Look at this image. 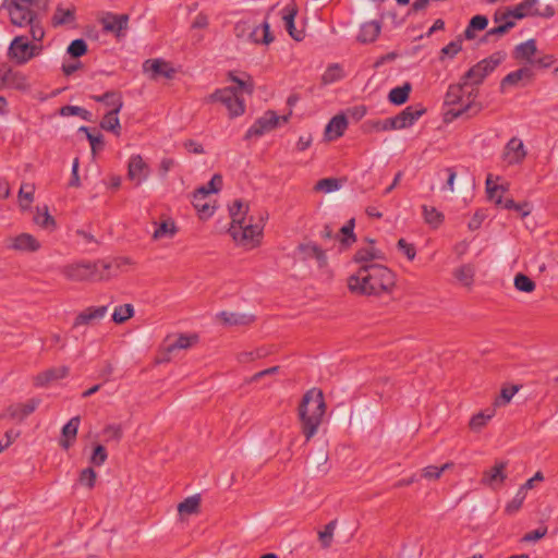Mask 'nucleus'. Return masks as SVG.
<instances>
[{"mask_svg": "<svg viewBox=\"0 0 558 558\" xmlns=\"http://www.w3.org/2000/svg\"><path fill=\"white\" fill-rule=\"evenodd\" d=\"M325 412L326 403L323 391L316 388L306 391L299 405V418L306 441L317 433Z\"/></svg>", "mask_w": 558, "mask_h": 558, "instance_id": "7ed1b4c3", "label": "nucleus"}, {"mask_svg": "<svg viewBox=\"0 0 558 558\" xmlns=\"http://www.w3.org/2000/svg\"><path fill=\"white\" fill-rule=\"evenodd\" d=\"M40 243L29 233H21L13 238L11 248L21 252H37L40 248Z\"/></svg>", "mask_w": 558, "mask_h": 558, "instance_id": "5701e85b", "label": "nucleus"}, {"mask_svg": "<svg viewBox=\"0 0 558 558\" xmlns=\"http://www.w3.org/2000/svg\"><path fill=\"white\" fill-rule=\"evenodd\" d=\"M488 25V19L485 15H475L473 16L466 28L463 32V37L468 40H473L476 35L475 32L484 31Z\"/></svg>", "mask_w": 558, "mask_h": 558, "instance_id": "f704fd0d", "label": "nucleus"}, {"mask_svg": "<svg viewBox=\"0 0 558 558\" xmlns=\"http://www.w3.org/2000/svg\"><path fill=\"white\" fill-rule=\"evenodd\" d=\"M149 175V168L140 155L131 156L128 165V177L135 182V185H141Z\"/></svg>", "mask_w": 558, "mask_h": 558, "instance_id": "4468645a", "label": "nucleus"}, {"mask_svg": "<svg viewBox=\"0 0 558 558\" xmlns=\"http://www.w3.org/2000/svg\"><path fill=\"white\" fill-rule=\"evenodd\" d=\"M298 250L303 254V257L306 258H315L318 263V266L325 267L327 265V256L325 251L318 246L316 243H305L300 244Z\"/></svg>", "mask_w": 558, "mask_h": 558, "instance_id": "cd10ccee", "label": "nucleus"}, {"mask_svg": "<svg viewBox=\"0 0 558 558\" xmlns=\"http://www.w3.org/2000/svg\"><path fill=\"white\" fill-rule=\"evenodd\" d=\"M134 315V307L131 304L117 306L112 313V320L116 324H123Z\"/></svg>", "mask_w": 558, "mask_h": 558, "instance_id": "49530a36", "label": "nucleus"}, {"mask_svg": "<svg viewBox=\"0 0 558 558\" xmlns=\"http://www.w3.org/2000/svg\"><path fill=\"white\" fill-rule=\"evenodd\" d=\"M81 423V417L73 416L63 427H62V437L60 440V446L64 449H69L72 442L75 440L78 426Z\"/></svg>", "mask_w": 558, "mask_h": 558, "instance_id": "2f4dec72", "label": "nucleus"}, {"mask_svg": "<svg viewBox=\"0 0 558 558\" xmlns=\"http://www.w3.org/2000/svg\"><path fill=\"white\" fill-rule=\"evenodd\" d=\"M235 31L238 33L241 32V35H243L245 31H248L247 36L250 40L255 44L269 45L274 40L267 21L257 26H251L247 23H239L235 26Z\"/></svg>", "mask_w": 558, "mask_h": 558, "instance_id": "f8f14e48", "label": "nucleus"}, {"mask_svg": "<svg viewBox=\"0 0 558 558\" xmlns=\"http://www.w3.org/2000/svg\"><path fill=\"white\" fill-rule=\"evenodd\" d=\"M515 26L514 21H506L486 32L483 41H489L493 37H501Z\"/></svg>", "mask_w": 558, "mask_h": 558, "instance_id": "c03bdc74", "label": "nucleus"}, {"mask_svg": "<svg viewBox=\"0 0 558 558\" xmlns=\"http://www.w3.org/2000/svg\"><path fill=\"white\" fill-rule=\"evenodd\" d=\"M90 98L96 102H101L105 106L110 107V110L121 111L123 108L122 94L118 90H108L102 95H94Z\"/></svg>", "mask_w": 558, "mask_h": 558, "instance_id": "c756f323", "label": "nucleus"}, {"mask_svg": "<svg viewBox=\"0 0 558 558\" xmlns=\"http://www.w3.org/2000/svg\"><path fill=\"white\" fill-rule=\"evenodd\" d=\"M354 227L355 220L354 218H352L340 229V233L343 235V238L340 241L344 246H348L356 241V236L354 234Z\"/></svg>", "mask_w": 558, "mask_h": 558, "instance_id": "5fc2aeb1", "label": "nucleus"}, {"mask_svg": "<svg viewBox=\"0 0 558 558\" xmlns=\"http://www.w3.org/2000/svg\"><path fill=\"white\" fill-rule=\"evenodd\" d=\"M411 84L404 83L402 86H398L392 88L388 94V100L397 106L403 105L409 99V95L411 92Z\"/></svg>", "mask_w": 558, "mask_h": 558, "instance_id": "c9c22d12", "label": "nucleus"}, {"mask_svg": "<svg viewBox=\"0 0 558 558\" xmlns=\"http://www.w3.org/2000/svg\"><path fill=\"white\" fill-rule=\"evenodd\" d=\"M422 209L426 223L437 227L442 222L444 215L440 211H438L435 207H428L426 205H423Z\"/></svg>", "mask_w": 558, "mask_h": 558, "instance_id": "603ef678", "label": "nucleus"}, {"mask_svg": "<svg viewBox=\"0 0 558 558\" xmlns=\"http://www.w3.org/2000/svg\"><path fill=\"white\" fill-rule=\"evenodd\" d=\"M395 274L381 264L362 265L356 274L348 279L351 292L362 295H378L389 292L395 286Z\"/></svg>", "mask_w": 558, "mask_h": 558, "instance_id": "f257e3e1", "label": "nucleus"}, {"mask_svg": "<svg viewBox=\"0 0 558 558\" xmlns=\"http://www.w3.org/2000/svg\"><path fill=\"white\" fill-rule=\"evenodd\" d=\"M108 458L107 450L102 445H97L94 448L93 454L90 457V463L100 466L102 465Z\"/></svg>", "mask_w": 558, "mask_h": 558, "instance_id": "338daca9", "label": "nucleus"}, {"mask_svg": "<svg viewBox=\"0 0 558 558\" xmlns=\"http://www.w3.org/2000/svg\"><path fill=\"white\" fill-rule=\"evenodd\" d=\"M524 499L525 492L520 488L515 496L513 497V499L506 506V512L508 514H513L514 512H517L522 507Z\"/></svg>", "mask_w": 558, "mask_h": 558, "instance_id": "e2e57ef3", "label": "nucleus"}, {"mask_svg": "<svg viewBox=\"0 0 558 558\" xmlns=\"http://www.w3.org/2000/svg\"><path fill=\"white\" fill-rule=\"evenodd\" d=\"M35 186L31 183H24L19 191L20 206L22 209L29 208L34 201Z\"/></svg>", "mask_w": 558, "mask_h": 558, "instance_id": "37998d69", "label": "nucleus"}, {"mask_svg": "<svg viewBox=\"0 0 558 558\" xmlns=\"http://www.w3.org/2000/svg\"><path fill=\"white\" fill-rule=\"evenodd\" d=\"M12 76H9L8 80L3 82V87L12 86L16 89H25L27 86L25 76L20 72H14L11 70Z\"/></svg>", "mask_w": 558, "mask_h": 558, "instance_id": "bf43d9fd", "label": "nucleus"}, {"mask_svg": "<svg viewBox=\"0 0 558 558\" xmlns=\"http://www.w3.org/2000/svg\"><path fill=\"white\" fill-rule=\"evenodd\" d=\"M507 53L496 51L489 57L481 60L463 75L464 85H480L501 62L505 61Z\"/></svg>", "mask_w": 558, "mask_h": 558, "instance_id": "0eeeda50", "label": "nucleus"}, {"mask_svg": "<svg viewBox=\"0 0 558 558\" xmlns=\"http://www.w3.org/2000/svg\"><path fill=\"white\" fill-rule=\"evenodd\" d=\"M534 72L530 66H522L507 74L500 82V89L504 92L506 86L517 85L519 82L526 80L532 81Z\"/></svg>", "mask_w": 558, "mask_h": 558, "instance_id": "a878e982", "label": "nucleus"}, {"mask_svg": "<svg viewBox=\"0 0 558 558\" xmlns=\"http://www.w3.org/2000/svg\"><path fill=\"white\" fill-rule=\"evenodd\" d=\"M192 204L199 214V218L207 220L209 218V182L198 187L192 197Z\"/></svg>", "mask_w": 558, "mask_h": 558, "instance_id": "6ab92c4d", "label": "nucleus"}, {"mask_svg": "<svg viewBox=\"0 0 558 558\" xmlns=\"http://www.w3.org/2000/svg\"><path fill=\"white\" fill-rule=\"evenodd\" d=\"M475 270L471 265H463L454 271V277L465 287H471L473 283Z\"/></svg>", "mask_w": 558, "mask_h": 558, "instance_id": "a18cd8bd", "label": "nucleus"}, {"mask_svg": "<svg viewBox=\"0 0 558 558\" xmlns=\"http://www.w3.org/2000/svg\"><path fill=\"white\" fill-rule=\"evenodd\" d=\"M34 221L36 225L46 230H52L56 227L54 218L49 214L47 206L44 207V210L37 207Z\"/></svg>", "mask_w": 558, "mask_h": 558, "instance_id": "58836bf2", "label": "nucleus"}, {"mask_svg": "<svg viewBox=\"0 0 558 558\" xmlns=\"http://www.w3.org/2000/svg\"><path fill=\"white\" fill-rule=\"evenodd\" d=\"M129 15L128 14H116L112 12H106L99 20L102 25V29L106 33H112L116 37L124 36V32L129 27Z\"/></svg>", "mask_w": 558, "mask_h": 558, "instance_id": "9b49d317", "label": "nucleus"}, {"mask_svg": "<svg viewBox=\"0 0 558 558\" xmlns=\"http://www.w3.org/2000/svg\"><path fill=\"white\" fill-rule=\"evenodd\" d=\"M381 31V24L378 21H369L361 26L357 40L362 44H369L377 39Z\"/></svg>", "mask_w": 558, "mask_h": 558, "instance_id": "7c9ffc66", "label": "nucleus"}, {"mask_svg": "<svg viewBox=\"0 0 558 558\" xmlns=\"http://www.w3.org/2000/svg\"><path fill=\"white\" fill-rule=\"evenodd\" d=\"M348 126V120L344 114H337L328 122L325 129V135L332 141L340 137Z\"/></svg>", "mask_w": 558, "mask_h": 558, "instance_id": "c85d7f7f", "label": "nucleus"}, {"mask_svg": "<svg viewBox=\"0 0 558 558\" xmlns=\"http://www.w3.org/2000/svg\"><path fill=\"white\" fill-rule=\"evenodd\" d=\"M69 374V367L60 366V367H51L41 373H39L35 379L34 385L36 387H45L49 385L53 380L62 379L66 377Z\"/></svg>", "mask_w": 558, "mask_h": 558, "instance_id": "412c9836", "label": "nucleus"}, {"mask_svg": "<svg viewBox=\"0 0 558 558\" xmlns=\"http://www.w3.org/2000/svg\"><path fill=\"white\" fill-rule=\"evenodd\" d=\"M505 192V187L502 185L493 184L492 175H488L486 179V193L490 201H495V203L499 206H502L505 201L502 199V193Z\"/></svg>", "mask_w": 558, "mask_h": 558, "instance_id": "ea45409f", "label": "nucleus"}, {"mask_svg": "<svg viewBox=\"0 0 558 558\" xmlns=\"http://www.w3.org/2000/svg\"><path fill=\"white\" fill-rule=\"evenodd\" d=\"M353 259L355 263H359L362 266L366 264H374L373 260L376 259H384V254L373 246L363 247L356 251Z\"/></svg>", "mask_w": 558, "mask_h": 558, "instance_id": "72a5a7b5", "label": "nucleus"}, {"mask_svg": "<svg viewBox=\"0 0 558 558\" xmlns=\"http://www.w3.org/2000/svg\"><path fill=\"white\" fill-rule=\"evenodd\" d=\"M537 47L534 39H529L519 44L513 50V58L517 60H526L530 64L533 56L536 53Z\"/></svg>", "mask_w": 558, "mask_h": 558, "instance_id": "473e14b6", "label": "nucleus"}, {"mask_svg": "<svg viewBox=\"0 0 558 558\" xmlns=\"http://www.w3.org/2000/svg\"><path fill=\"white\" fill-rule=\"evenodd\" d=\"M514 287L522 292H532L535 290V282L523 274H518L514 277Z\"/></svg>", "mask_w": 558, "mask_h": 558, "instance_id": "4d7b16f0", "label": "nucleus"}, {"mask_svg": "<svg viewBox=\"0 0 558 558\" xmlns=\"http://www.w3.org/2000/svg\"><path fill=\"white\" fill-rule=\"evenodd\" d=\"M75 20V10L72 9H63L62 7H58L56 9L54 15L52 17L53 25H64L72 23Z\"/></svg>", "mask_w": 558, "mask_h": 558, "instance_id": "79ce46f5", "label": "nucleus"}, {"mask_svg": "<svg viewBox=\"0 0 558 558\" xmlns=\"http://www.w3.org/2000/svg\"><path fill=\"white\" fill-rule=\"evenodd\" d=\"M113 267L118 268V265L106 259L96 262L82 260L64 266L61 272L69 280L73 281L106 280L112 276L111 269Z\"/></svg>", "mask_w": 558, "mask_h": 558, "instance_id": "20e7f679", "label": "nucleus"}, {"mask_svg": "<svg viewBox=\"0 0 558 558\" xmlns=\"http://www.w3.org/2000/svg\"><path fill=\"white\" fill-rule=\"evenodd\" d=\"M507 462L498 461L488 470L483 472V476L481 483L485 486H488L493 489H497L501 487L505 480L507 478L506 474Z\"/></svg>", "mask_w": 558, "mask_h": 558, "instance_id": "ddd939ff", "label": "nucleus"}, {"mask_svg": "<svg viewBox=\"0 0 558 558\" xmlns=\"http://www.w3.org/2000/svg\"><path fill=\"white\" fill-rule=\"evenodd\" d=\"M120 111L109 110L102 118L100 122V128L105 131L112 132L116 135L120 134L121 125L119 120Z\"/></svg>", "mask_w": 558, "mask_h": 558, "instance_id": "4c0bfd02", "label": "nucleus"}, {"mask_svg": "<svg viewBox=\"0 0 558 558\" xmlns=\"http://www.w3.org/2000/svg\"><path fill=\"white\" fill-rule=\"evenodd\" d=\"M341 187L340 180L336 178H325L315 184V191L324 192V193H331L335 191H338Z\"/></svg>", "mask_w": 558, "mask_h": 558, "instance_id": "3c124183", "label": "nucleus"}, {"mask_svg": "<svg viewBox=\"0 0 558 558\" xmlns=\"http://www.w3.org/2000/svg\"><path fill=\"white\" fill-rule=\"evenodd\" d=\"M437 175L439 178L446 179V183L441 186V191H449V192L454 191V180L457 177V172H456L454 168H452V167L444 168L438 171Z\"/></svg>", "mask_w": 558, "mask_h": 558, "instance_id": "864d4df0", "label": "nucleus"}, {"mask_svg": "<svg viewBox=\"0 0 558 558\" xmlns=\"http://www.w3.org/2000/svg\"><path fill=\"white\" fill-rule=\"evenodd\" d=\"M519 391V387L518 386H510V387H504L500 391V395L499 397L496 398L495 400V405L496 407H500V405H506L510 402V400L512 399V397Z\"/></svg>", "mask_w": 558, "mask_h": 558, "instance_id": "13d9d810", "label": "nucleus"}, {"mask_svg": "<svg viewBox=\"0 0 558 558\" xmlns=\"http://www.w3.org/2000/svg\"><path fill=\"white\" fill-rule=\"evenodd\" d=\"M60 114L63 117L78 116L85 121H92V112L78 106H63L60 109Z\"/></svg>", "mask_w": 558, "mask_h": 558, "instance_id": "09e8293b", "label": "nucleus"}, {"mask_svg": "<svg viewBox=\"0 0 558 558\" xmlns=\"http://www.w3.org/2000/svg\"><path fill=\"white\" fill-rule=\"evenodd\" d=\"M104 436L106 437V441H120L122 438L123 432L122 427L119 424H109L107 425L104 430Z\"/></svg>", "mask_w": 558, "mask_h": 558, "instance_id": "052dcab7", "label": "nucleus"}, {"mask_svg": "<svg viewBox=\"0 0 558 558\" xmlns=\"http://www.w3.org/2000/svg\"><path fill=\"white\" fill-rule=\"evenodd\" d=\"M337 525V521L332 520L325 525L323 531L318 532V538L323 548L330 547L333 538V532Z\"/></svg>", "mask_w": 558, "mask_h": 558, "instance_id": "8fccbe9b", "label": "nucleus"}, {"mask_svg": "<svg viewBox=\"0 0 558 558\" xmlns=\"http://www.w3.org/2000/svg\"><path fill=\"white\" fill-rule=\"evenodd\" d=\"M43 50L40 45L31 44L26 36H16L11 41L8 49V57L16 64L22 65Z\"/></svg>", "mask_w": 558, "mask_h": 558, "instance_id": "6e6552de", "label": "nucleus"}, {"mask_svg": "<svg viewBox=\"0 0 558 558\" xmlns=\"http://www.w3.org/2000/svg\"><path fill=\"white\" fill-rule=\"evenodd\" d=\"M343 77L342 69L339 64H330L322 76V82L326 85L340 81Z\"/></svg>", "mask_w": 558, "mask_h": 558, "instance_id": "de8ad7c7", "label": "nucleus"}, {"mask_svg": "<svg viewBox=\"0 0 558 558\" xmlns=\"http://www.w3.org/2000/svg\"><path fill=\"white\" fill-rule=\"evenodd\" d=\"M107 310V305L87 307L75 317L73 327L88 325L92 324L94 320H100L106 315Z\"/></svg>", "mask_w": 558, "mask_h": 558, "instance_id": "4be33fe9", "label": "nucleus"}, {"mask_svg": "<svg viewBox=\"0 0 558 558\" xmlns=\"http://www.w3.org/2000/svg\"><path fill=\"white\" fill-rule=\"evenodd\" d=\"M502 207L506 209H513L518 211L522 217H525L531 213L529 203L518 204L511 198L505 199Z\"/></svg>", "mask_w": 558, "mask_h": 558, "instance_id": "0e129e2a", "label": "nucleus"}, {"mask_svg": "<svg viewBox=\"0 0 558 558\" xmlns=\"http://www.w3.org/2000/svg\"><path fill=\"white\" fill-rule=\"evenodd\" d=\"M495 415V409H486L485 411H482L475 415L472 416L470 421V427L473 430H478L482 427H484L487 422Z\"/></svg>", "mask_w": 558, "mask_h": 558, "instance_id": "a19ab883", "label": "nucleus"}, {"mask_svg": "<svg viewBox=\"0 0 558 558\" xmlns=\"http://www.w3.org/2000/svg\"><path fill=\"white\" fill-rule=\"evenodd\" d=\"M39 403V399L33 398L25 403L12 404L5 410L3 414H1V418L8 416L12 420L22 422L38 408Z\"/></svg>", "mask_w": 558, "mask_h": 558, "instance_id": "2eb2a0df", "label": "nucleus"}, {"mask_svg": "<svg viewBox=\"0 0 558 558\" xmlns=\"http://www.w3.org/2000/svg\"><path fill=\"white\" fill-rule=\"evenodd\" d=\"M201 506V496L199 495H193L187 498H185L182 502L178 506V511L181 517L195 514L199 511Z\"/></svg>", "mask_w": 558, "mask_h": 558, "instance_id": "e433bc0d", "label": "nucleus"}, {"mask_svg": "<svg viewBox=\"0 0 558 558\" xmlns=\"http://www.w3.org/2000/svg\"><path fill=\"white\" fill-rule=\"evenodd\" d=\"M247 211L248 205L241 199H235L233 204L229 206L231 223L228 232L239 245L246 248H254L260 242L263 226L253 223L252 219L246 221Z\"/></svg>", "mask_w": 558, "mask_h": 558, "instance_id": "f03ea898", "label": "nucleus"}, {"mask_svg": "<svg viewBox=\"0 0 558 558\" xmlns=\"http://www.w3.org/2000/svg\"><path fill=\"white\" fill-rule=\"evenodd\" d=\"M10 21L19 27L27 26L48 10V0H7Z\"/></svg>", "mask_w": 558, "mask_h": 558, "instance_id": "39448f33", "label": "nucleus"}, {"mask_svg": "<svg viewBox=\"0 0 558 558\" xmlns=\"http://www.w3.org/2000/svg\"><path fill=\"white\" fill-rule=\"evenodd\" d=\"M66 52L72 58H80L87 52V44L84 39L77 38L71 41L69 45Z\"/></svg>", "mask_w": 558, "mask_h": 558, "instance_id": "6e6d98bb", "label": "nucleus"}, {"mask_svg": "<svg viewBox=\"0 0 558 558\" xmlns=\"http://www.w3.org/2000/svg\"><path fill=\"white\" fill-rule=\"evenodd\" d=\"M211 99L220 102L226 108L230 119L238 118L245 112V101L236 89H218L211 95Z\"/></svg>", "mask_w": 558, "mask_h": 558, "instance_id": "1a4fd4ad", "label": "nucleus"}, {"mask_svg": "<svg viewBox=\"0 0 558 558\" xmlns=\"http://www.w3.org/2000/svg\"><path fill=\"white\" fill-rule=\"evenodd\" d=\"M298 13L295 4H288L283 8V21L286 29L289 35L296 41H301L304 38V32L298 31L294 25V19Z\"/></svg>", "mask_w": 558, "mask_h": 558, "instance_id": "393cba45", "label": "nucleus"}, {"mask_svg": "<svg viewBox=\"0 0 558 558\" xmlns=\"http://www.w3.org/2000/svg\"><path fill=\"white\" fill-rule=\"evenodd\" d=\"M144 70L150 71L153 78H157L159 76L172 78L175 73L174 69L161 59L146 60L144 62Z\"/></svg>", "mask_w": 558, "mask_h": 558, "instance_id": "aec40b11", "label": "nucleus"}, {"mask_svg": "<svg viewBox=\"0 0 558 558\" xmlns=\"http://www.w3.org/2000/svg\"><path fill=\"white\" fill-rule=\"evenodd\" d=\"M282 120L283 122L288 121V117H279L275 111L268 110L262 117H259L253 125L246 131L244 135V140H251L253 137H260L265 133L276 129Z\"/></svg>", "mask_w": 558, "mask_h": 558, "instance_id": "9d476101", "label": "nucleus"}, {"mask_svg": "<svg viewBox=\"0 0 558 558\" xmlns=\"http://www.w3.org/2000/svg\"><path fill=\"white\" fill-rule=\"evenodd\" d=\"M217 318L223 326H246L254 322V316L248 314H239L230 312H221L217 315Z\"/></svg>", "mask_w": 558, "mask_h": 558, "instance_id": "bb28decb", "label": "nucleus"}, {"mask_svg": "<svg viewBox=\"0 0 558 558\" xmlns=\"http://www.w3.org/2000/svg\"><path fill=\"white\" fill-rule=\"evenodd\" d=\"M462 49V38L459 37L456 40L450 41L448 45H446L440 53L442 56H447L449 58L456 57Z\"/></svg>", "mask_w": 558, "mask_h": 558, "instance_id": "774afa93", "label": "nucleus"}, {"mask_svg": "<svg viewBox=\"0 0 558 558\" xmlns=\"http://www.w3.org/2000/svg\"><path fill=\"white\" fill-rule=\"evenodd\" d=\"M464 81L460 84L450 85L445 102L449 106H460L459 108H452L448 111V114H451L452 118L457 119L462 116L466 117H473L476 113H478L482 109V106L477 102H475V98L477 97V92L471 90L468 93L466 100L463 99L464 97Z\"/></svg>", "mask_w": 558, "mask_h": 558, "instance_id": "423d86ee", "label": "nucleus"}, {"mask_svg": "<svg viewBox=\"0 0 558 558\" xmlns=\"http://www.w3.org/2000/svg\"><path fill=\"white\" fill-rule=\"evenodd\" d=\"M175 233V227L172 221L161 222L154 231L155 239H161L166 236H172Z\"/></svg>", "mask_w": 558, "mask_h": 558, "instance_id": "680f3d73", "label": "nucleus"}, {"mask_svg": "<svg viewBox=\"0 0 558 558\" xmlns=\"http://www.w3.org/2000/svg\"><path fill=\"white\" fill-rule=\"evenodd\" d=\"M526 156L523 142L517 137H512L505 146L502 158L508 165H519Z\"/></svg>", "mask_w": 558, "mask_h": 558, "instance_id": "dca6fc26", "label": "nucleus"}, {"mask_svg": "<svg viewBox=\"0 0 558 558\" xmlns=\"http://www.w3.org/2000/svg\"><path fill=\"white\" fill-rule=\"evenodd\" d=\"M231 81L236 83V86L232 87L233 89H236L238 93L242 96L243 93L247 95H252L254 92V85L252 81L248 80H242L236 76H231Z\"/></svg>", "mask_w": 558, "mask_h": 558, "instance_id": "69168bd1", "label": "nucleus"}, {"mask_svg": "<svg viewBox=\"0 0 558 558\" xmlns=\"http://www.w3.org/2000/svg\"><path fill=\"white\" fill-rule=\"evenodd\" d=\"M539 0H523L519 4L508 8V14L514 20H522L526 16H534L538 13L536 8Z\"/></svg>", "mask_w": 558, "mask_h": 558, "instance_id": "b1692460", "label": "nucleus"}, {"mask_svg": "<svg viewBox=\"0 0 558 558\" xmlns=\"http://www.w3.org/2000/svg\"><path fill=\"white\" fill-rule=\"evenodd\" d=\"M425 112L422 105L409 106L400 113L395 116L398 130L405 129L414 124Z\"/></svg>", "mask_w": 558, "mask_h": 558, "instance_id": "a211bd4d", "label": "nucleus"}, {"mask_svg": "<svg viewBox=\"0 0 558 558\" xmlns=\"http://www.w3.org/2000/svg\"><path fill=\"white\" fill-rule=\"evenodd\" d=\"M198 341L196 333L179 335L177 337H167L163 342V349L167 353H172L177 350H185L192 348Z\"/></svg>", "mask_w": 558, "mask_h": 558, "instance_id": "f3484780", "label": "nucleus"}]
</instances>
